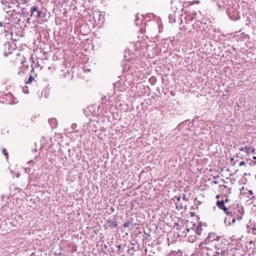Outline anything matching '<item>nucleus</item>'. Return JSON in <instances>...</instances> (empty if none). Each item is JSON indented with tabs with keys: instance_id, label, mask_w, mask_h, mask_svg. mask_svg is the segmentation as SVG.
Wrapping results in <instances>:
<instances>
[{
	"instance_id": "nucleus-9",
	"label": "nucleus",
	"mask_w": 256,
	"mask_h": 256,
	"mask_svg": "<svg viewBox=\"0 0 256 256\" xmlns=\"http://www.w3.org/2000/svg\"><path fill=\"white\" fill-rule=\"evenodd\" d=\"M235 221H236L235 219H234V218H233V219H232V222L233 223H234V222H235Z\"/></svg>"
},
{
	"instance_id": "nucleus-10",
	"label": "nucleus",
	"mask_w": 256,
	"mask_h": 256,
	"mask_svg": "<svg viewBox=\"0 0 256 256\" xmlns=\"http://www.w3.org/2000/svg\"><path fill=\"white\" fill-rule=\"evenodd\" d=\"M253 230H256V228H253Z\"/></svg>"
},
{
	"instance_id": "nucleus-7",
	"label": "nucleus",
	"mask_w": 256,
	"mask_h": 256,
	"mask_svg": "<svg viewBox=\"0 0 256 256\" xmlns=\"http://www.w3.org/2000/svg\"><path fill=\"white\" fill-rule=\"evenodd\" d=\"M22 91L25 94H28V86H24L22 88Z\"/></svg>"
},
{
	"instance_id": "nucleus-8",
	"label": "nucleus",
	"mask_w": 256,
	"mask_h": 256,
	"mask_svg": "<svg viewBox=\"0 0 256 256\" xmlns=\"http://www.w3.org/2000/svg\"><path fill=\"white\" fill-rule=\"evenodd\" d=\"M2 150L3 154L5 156L6 158H8V153L6 150V149H4V148H3Z\"/></svg>"
},
{
	"instance_id": "nucleus-3",
	"label": "nucleus",
	"mask_w": 256,
	"mask_h": 256,
	"mask_svg": "<svg viewBox=\"0 0 256 256\" xmlns=\"http://www.w3.org/2000/svg\"><path fill=\"white\" fill-rule=\"evenodd\" d=\"M36 74H35V70L34 68L30 71V75L28 80L26 82V84H30L34 81V77H36Z\"/></svg>"
},
{
	"instance_id": "nucleus-6",
	"label": "nucleus",
	"mask_w": 256,
	"mask_h": 256,
	"mask_svg": "<svg viewBox=\"0 0 256 256\" xmlns=\"http://www.w3.org/2000/svg\"><path fill=\"white\" fill-rule=\"evenodd\" d=\"M131 224V222L130 221H127L124 224V228L128 227Z\"/></svg>"
},
{
	"instance_id": "nucleus-4",
	"label": "nucleus",
	"mask_w": 256,
	"mask_h": 256,
	"mask_svg": "<svg viewBox=\"0 0 256 256\" xmlns=\"http://www.w3.org/2000/svg\"><path fill=\"white\" fill-rule=\"evenodd\" d=\"M108 226L112 228H115L117 226V222L116 220H109L108 221Z\"/></svg>"
},
{
	"instance_id": "nucleus-5",
	"label": "nucleus",
	"mask_w": 256,
	"mask_h": 256,
	"mask_svg": "<svg viewBox=\"0 0 256 256\" xmlns=\"http://www.w3.org/2000/svg\"><path fill=\"white\" fill-rule=\"evenodd\" d=\"M217 206L219 208L223 210L224 212L227 210V208L224 206V201H218L217 202Z\"/></svg>"
},
{
	"instance_id": "nucleus-1",
	"label": "nucleus",
	"mask_w": 256,
	"mask_h": 256,
	"mask_svg": "<svg viewBox=\"0 0 256 256\" xmlns=\"http://www.w3.org/2000/svg\"><path fill=\"white\" fill-rule=\"evenodd\" d=\"M14 62L17 65H23L26 62V58L22 54L20 53H18L14 58Z\"/></svg>"
},
{
	"instance_id": "nucleus-2",
	"label": "nucleus",
	"mask_w": 256,
	"mask_h": 256,
	"mask_svg": "<svg viewBox=\"0 0 256 256\" xmlns=\"http://www.w3.org/2000/svg\"><path fill=\"white\" fill-rule=\"evenodd\" d=\"M31 12V16H34V17L38 18L41 16V14H42V11H38V8L36 6H32L30 9Z\"/></svg>"
}]
</instances>
